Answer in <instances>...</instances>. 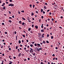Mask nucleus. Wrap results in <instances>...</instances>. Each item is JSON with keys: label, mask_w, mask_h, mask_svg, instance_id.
<instances>
[{"label": "nucleus", "mask_w": 64, "mask_h": 64, "mask_svg": "<svg viewBox=\"0 0 64 64\" xmlns=\"http://www.w3.org/2000/svg\"><path fill=\"white\" fill-rule=\"evenodd\" d=\"M37 46H38V47H39V46H40L41 45H40V44H34V46H37Z\"/></svg>", "instance_id": "nucleus-1"}, {"label": "nucleus", "mask_w": 64, "mask_h": 64, "mask_svg": "<svg viewBox=\"0 0 64 64\" xmlns=\"http://www.w3.org/2000/svg\"><path fill=\"white\" fill-rule=\"evenodd\" d=\"M30 53H33V49L31 48H30Z\"/></svg>", "instance_id": "nucleus-2"}, {"label": "nucleus", "mask_w": 64, "mask_h": 64, "mask_svg": "<svg viewBox=\"0 0 64 64\" xmlns=\"http://www.w3.org/2000/svg\"><path fill=\"white\" fill-rule=\"evenodd\" d=\"M8 6H14V4H8Z\"/></svg>", "instance_id": "nucleus-3"}, {"label": "nucleus", "mask_w": 64, "mask_h": 64, "mask_svg": "<svg viewBox=\"0 0 64 64\" xmlns=\"http://www.w3.org/2000/svg\"><path fill=\"white\" fill-rule=\"evenodd\" d=\"M46 42L44 40H43L42 42L43 44H46Z\"/></svg>", "instance_id": "nucleus-4"}, {"label": "nucleus", "mask_w": 64, "mask_h": 64, "mask_svg": "<svg viewBox=\"0 0 64 64\" xmlns=\"http://www.w3.org/2000/svg\"><path fill=\"white\" fill-rule=\"evenodd\" d=\"M44 35H45V34H44L42 35L41 36L42 38H44Z\"/></svg>", "instance_id": "nucleus-5"}, {"label": "nucleus", "mask_w": 64, "mask_h": 64, "mask_svg": "<svg viewBox=\"0 0 64 64\" xmlns=\"http://www.w3.org/2000/svg\"><path fill=\"white\" fill-rule=\"evenodd\" d=\"M10 62L9 63V64H12V61H10Z\"/></svg>", "instance_id": "nucleus-6"}, {"label": "nucleus", "mask_w": 64, "mask_h": 64, "mask_svg": "<svg viewBox=\"0 0 64 64\" xmlns=\"http://www.w3.org/2000/svg\"><path fill=\"white\" fill-rule=\"evenodd\" d=\"M44 9L46 10V9H47V7H46V6H44Z\"/></svg>", "instance_id": "nucleus-7"}, {"label": "nucleus", "mask_w": 64, "mask_h": 64, "mask_svg": "<svg viewBox=\"0 0 64 64\" xmlns=\"http://www.w3.org/2000/svg\"><path fill=\"white\" fill-rule=\"evenodd\" d=\"M22 36H23V37H24V38H25V35L23 34H22Z\"/></svg>", "instance_id": "nucleus-8"}, {"label": "nucleus", "mask_w": 64, "mask_h": 64, "mask_svg": "<svg viewBox=\"0 0 64 64\" xmlns=\"http://www.w3.org/2000/svg\"><path fill=\"white\" fill-rule=\"evenodd\" d=\"M41 31V32H44V30H42Z\"/></svg>", "instance_id": "nucleus-9"}, {"label": "nucleus", "mask_w": 64, "mask_h": 64, "mask_svg": "<svg viewBox=\"0 0 64 64\" xmlns=\"http://www.w3.org/2000/svg\"><path fill=\"white\" fill-rule=\"evenodd\" d=\"M19 23H20V24H22V23H21V22H21V21H20L19 22Z\"/></svg>", "instance_id": "nucleus-10"}, {"label": "nucleus", "mask_w": 64, "mask_h": 64, "mask_svg": "<svg viewBox=\"0 0 64 64\" xmlns=\"http://www.w3.org/2000/svg\"><path fill=\"white\" fill-rule=\"evenodd\" d=\"M18 43L19 44H21V40H19V41H18Z\"/></svg>", "instance_id": "nucleus-11"}, {"label": "nucleus", "mask_w": 64, "mask_h": 64, "mask_svg": "<svg viewBox=\"0 0 64 64\" xmlns=\"http://www.w3.org/2000/svg\"><path fill=\"white\" fill-rule=\"evenodd\" d=\"M43 9H42L41 10V12L42 13L43 12Z\"/></svg>", "instance_id": "nucleus-12"}, {"label": "nucleus", "mask_w": 64, "mask_h": 64, "mask_svg": "<svg viewBox=\"0 0 64 64\" xmlns=\"http://www.w3.org/2000/svg\"><path fill=\"white\" fill-rule=\"evenodd\" d=\"M31 30V28H28V31H30Z\"/></svg>", "instance_id": "nucleus-13"}, {"label": "nucleus", "mask_w": 64, "mask_h": 64, "mask_svg": "<svg viewBox=\"0 0 64 64\" xmlns=\"http://www.w3.org/2000/svg\"><path fill=\"white\" fill-rule=\"evenodd\" d=\"M35 27L36 28V29H37L38 28V26H35Z\"/></svg>", "instance_id": "nucleus-14"}, {"label": "nucleus", "mask_w": 64, "mask_h": 64, "mask_svg": "<svg viewBox=\"0 0 64 64\" xmlns=\"http://www.w3.org/2000/svg\"><path fill=\"white\" fill-rule=\"evenodd\" d=\"M37 50L38 51H40V50H39V49H38V48H37Z\"/></svg>", "instance_id": "nucleus-15"}, {"label": "nucleus", "mask_w": 64, "mask_h": 64, "mask_svg": "<svg viewBox=\"0 0 64 64\" xmlns=\"http://www.w3.org/2000/svg\"><path fill=\"white\" fill-rule=\"evenodd\" d=\"M46 42L47 43H49V41H48V40H46Z\"/></svg>", "instance_id": "nucleus-16"}, {"label": "nucleus", "mask_w": 64, "mask_h": 64, "mask_svg": "<svg viewBox=\"0 0 64 64\" xmlns=\"http://www.w3.org/2000/svg\"><path fill=\"white\" fill-rule=\"evenodd\" d=\"M8 22L10 23H11V22H12V21L10 20H8Z\"/></svg>", "instance_id": "nucleus-17"}, {"label": "nucleus", "mask_w": 64, "mask_h": 64, "mask_svg": "<svg viewBox=\"0 0 64 64\" xmlns=\"http://www.w3.org/2000/svg\"><path fill=\"white\" fill-rule=\"evenodd\" d=\"M30 47H33V45H32V44H31L30 45Z\"/></svg>", "instance_id": "nucleus-18"}, {"label": "nucleus", "mask_w": 64, "mask_h": 64, "mask_svg": "<svg viewBox=\"0 0 64 64\" xmlns=\"http://www.w3.org/2000/svg\"><path fill=\"white\" fill-rule=\"evenodd\" d=\"M28 21L29 22H31V20H30L29 19H28Z\"/></svg>", "instance_id": "nucleus-19"}, {"label": "nucleus", "mask_w": 64, "mask_h": 64, "mask_svg": "<svg viewBox=\"0 0 64 64\" xmlns=\"http://www.w3.org/2000/svg\"><path fill=\"white\" fill-rule=\"evenodd\" d=\"M32 54L33 55V56H35V53H34V54H33V53H32Z\"/></svg>", "instance_id": "nucleus-20"}, {"label": "nucleus", "mask_w": 64, "mask_h": 64, "mask_svg": "<svg viewBox=\"0 0 64 64\" xmlns=\"http://www.w3.org/2000/svg\"><path fill=\"white\" fill-rule=\"evenodd\" d=\"M22 19H23V20H26V19H25V18H24L23 17L22 18Z\"/></svg>", "instance_id": "nucleus-21"}, {"label": "nucleus", "mask_w": 64, "mask_h": 64, "mask_svg": "<svg viewBox=\"0 0 64 64\" xmlns=\"http://www.w3.org/2000/svg\"><path fill=\"white\" fill-rule=\"evenodd\" d=\"M49 34H48L47 35V37L48 38L49 37Z\"/></svg>", "instance_id": "nucleus-22"}, {"label": "nucleus", "mask_w": 64, "mask_h": 64, "mask_svg": "<svg viewBox=\"0 0 64 64\" xmlns=\"http://www.w3.org/2000/svg\"><path fill=\"white\" fill-rule=\"evenodd\" d=\"M51 38L52 39H53V36H52L51 37Z\"/></svg>", "instance_id": "nucleus-23"}, {"label": "nucleus", "mask_w": 64, "mask_h": 64, "mask_svg": "<svg viewBox=\"0 0 64 64\" xmlns=\"http://www.w3.org/2000/svg\"><path fill=\"white\" fill-rule=\"evenodd\" d=\"M34 15V13H33V12H32V16H33V15Z\"/></svg>", "instance_id": "nucleus-24"}, {"label": "nucleus", "mask_w": 64, "mask_h": 64, "mask_svg": "<svg viewBox=\"0 0 64 64\" xmlns=\"http://www.w3.org/2000/svg\"><path fill=\"white\" fill-rule=\"evenodd\" d=\"M36 13H37V14H38V12L37 11H36Z\"/></svg>", "instance_id": "nucleus-25"}, {"label": "nucleus", "mask_w": 64, "mask_h": 64, "mask_svg": "<svg viewBox=\"0 0 64 64\" xmlns=\"http://www.w3.org/2000/svg\"><path fill=\"white\" fill-rule=\"evenodd\" d=\"M41 19H40V20H39V22L40 23H41L40 22V21H41Z\"/></svg>", "instance_id": "nucleus-26"}, {"label": "nucleus", "mask_w": 64, "mask_h": 64, "mask_svg": "<svg viewBox=\"0 0 64 64\" xmlns=\"http://www.w3.org/2000/svg\"><path fill=\"white\" fill-rule=\"evenodd\" d=\"M24 24H25V23L24 22H23L22 23V25H24Z\"/></svg>", "instance_id": "nucleus-27"}, {"label": "nucleus", "mask_w": 64, "mask_h": 64, "mask_svg": "<svg viewBox=\"0 0 64 64\" xmlns=\"http://www.w3.org/2000/svg\"><path fill=\"white\" fill-rule=\"evenodd\" d=\"M21 53H19L18 54V55H20V56H21Z\"/></svg>", "instance_id": "nucleus-28"}, {"label": "nucleus", "mask_w": 64, "mask_h": 64, "mask_svg": "<svg viewBox=\"0 0 64 64\" xmlns=\"http://www.w3.org/2000/svg\"><path fill=\"white\" fill-rule=\"evenodd\" d=\"M3 9H5V10L6 9V8L5 7H3Z\"/></svg>", "instance_id": "nucleus-29"}, {"label": "nucleus", "mask_w": 64, "mask_h": 64, "mask_svg": "<svg viewBox=\"0 0 64 64\" xmlns=\"http://www.w3.org/2000/svg\"><path fill=\"white\" fill-rule=\"evenodd\" d=\"M8 12L10 14H11V12L9 11H8Z\"/></svg>", "instance_id": "nucleus-30"}, {"label": "nucleus", "mask_w": 64, "mask_h": 64, "mask_svg": "<svg viewBox=\"0 0 64 64\" xmlns=\"http://www.w3.org/2000/svg\"><path fill=\"white\" fill-rule=\"evenodd\" d=\"M34 7H35V5H34V4L33 6V8H34Z\"/></svg>", "instance_id": "nucleus-31"}, {"label": "nucleus", "mask_w": 64, "mask_h": 64, "mask_svg": "<svg viewBox=\"0 0 64 64\" xmlns=\"http://www.w3.org/2000/svg\"><path fill=\"white\" fill-rule=\"evenodd\" d=\"M43 13L44 14H45V12L44 11H43Z\"/></svg>", "instance_id": "nucleus-32"}, {"label": "nucleus", "mask_w": 64, "mask_h": 64, "mask_svg": "<svg viewBox=\"0 0 64 64\" xmlns=\"http://www.w3.org/2000/svg\"><path fill=\"white\" fill-rule=\"evenodd\" d=\"M17 50L18 51V52H19L20 51V50H19V49H18Z\"/></svg>", "instance_id": "nucleus-33"}, {"label": "nucleus", "mask_w": 64, "mask_h": 64, "mask_svg": "<svg viewBox=\"0 0 64 64\" xmlns=\"http://www.w3.org/2000/svg\"><path fill=\"white\" fill-rule=\"evenodd\" d=\"M16 49H18V46H16Z\"/></svg>", "instance_id": "nucleus-34"}, {"label": "nucleus", "mask_w": 64, "mask_h": 64, "mask_svg": "<svg viewBox=\"0 0 64 64\" xmlns=\"http://www.w3.org/2000/svg\"><path fill=\"white\" fill-rule=\"evenodd\" d=\"M50 11V10H48L47 11V12H49V11Z\"/></svg>", "instance_id": "nucleus-35"}, {"label": "nucleus", "mask_w": 64, "mask_h": 64, "mask_svg": "<svg viewBox=\"0 0 64 64\" xmlns=\"http://www.w3.org/2000/svg\"><path fill=\"white\" fill-rule=\"evenodd\" d=\"M52 56H53L54 57V56H55V54H53L52 55Z\"/></svg>", "instance_id": "nucleus-36"}, {"label": "nucleus", "mask_w": 64, "mask_h": 64, "mask_svg": "<svg viewBox=\"0 0 64 64\" xmlns=\"http://www.w3.org/2000/svg\"><path fill=\"white\" fill-rule=\"evenodd\" d=\"M63 18V16H60V18H61V19H62Z\"/></svg>", "instance_id": "nucleus-37"}, {"label": "nucleus", "mask_w": 64, "mask_h": 64, "mask_svg": "<svg viewBox=\"0 0 64 64\" xmlns=\"http://www.w3.org/2000/svg\"><path fill=\"white\" fill-rule=\"evenodd\" d=\"M4 34H7V32H4Z\"/></svg>", "instance_id": "nucleus-38"}, {"label": "nucleus", "mask_w": 64, "mask_h": 64, "mask_svg": "<svg viewBox=\"0 0 64 64\" xmlns=\"http://www.w3.org/2000/svg\"><path fill=\"white\" fill-rule=\"evenodd\" d=\"M2 25H4V23H2Z\"/></svg>", "instance_id": "nucleus-39"}, {"label": "nucleus", "mask_w": 64, "mask_h": 64, "mask_svg": "<svg viewBox=\"0 0 64 64\" xmlns=\"http://www.w3.org/2000/svg\"><path fill=\"white\" fill-rule=\"evenodd\" d=\"M54 4H55V3L54 2V4H52V5H54Z\"/></svg>", "instance_id": "nucleus-40"}, {"label": "nucleus", "mask_w": 64, "mask_h": 64, "mask_svg": "<svg viewBox=\"0 0 64 64\" xmlns=\"http://www.w3.org/2000/svg\"><path fill=\"white\" fill-rule=\"evenodd\" d=\"M4 60L5 62H6V61H7L6 60V59H4Z\"/></svg>", "instance_id": "nucleus-41"}, {"label": "nucleus", "mask_w": 64, "mask_h": 64, "mask_svg": "<svg viewBox=\"0 0 64 64\" xmlns=\"http://www.w3.org/2000/svg\"><path fill=\"white\" fill-rule=\"evenodd\" d=\"M41 18H42V19H43V16H42Z\"/></svg>", "instance_id": "nucleus-42"}, {"label": "nucleus", "mask_w": 64, "mask_h": 64, "mask_svg": "<svg viewBox=\"0 0 64 64\" xmlns=\"http://www.w3.org/2000/svg\"><path fill=\"white\" fill-rule=\"evenodd\" d=\"M9 50H10V51H11V48H9Z\"/></svg>", "instance_id": "nucleus-43"}, {"label": "nucleus", "mask_w": 64, "mask_h": 64, "mask_svg": "<svg viewBox=\"0 0 64 64\" xmlns=\"http://www.w3.org/2000/svg\"><path fill=\"white\" fill-rule=\"evenodd\" d=\"M24 50H26V47L24 48Z\"/></svg>", "instance_id": "nucleus-44"}, {"label": "nucleus", "mask_w": 64, "mask_h": 64, "mask_svg": "<svg viewBox=\"0 0 64 64\" xmlns=\"http://www.w3.org/2000/svg\"><path fill=\"white\" fill-rule=\"evenodd\" d=\"M39 49L40 50H41L42 49L41 48H39Z\"/></svg>", "instance_id": "nucleus-45"}, {"label": "nucleus", "mask_w": 64, "mask_h": 64, "mask_svg": "<svg viewBox=\"0 0 64 64\" xmlns=\"http://www.w3.org/2000/svg\"><path fill=\"white\" fill-rule=\"evenodd\" d=\"M45 4L46 5H47V3H45Z\"/></svg>", "instance_id": "nucleus-46"}, {"label": "nucleus", "mask_w": 64, "mask_h": 64, "mask_svg": "<svg viewBox=\"0 0 64 64\" xmlns=\"http://www.w3.org/2000/svg\"><path fill=\"white\" fill-rule=\"evenodd\" d=\"M22 56H24V54H22Z\"/></svg>", "instance_id": "nucleus-47"}, {"label": "nucleus", "mask_w": 64, "mask_h": 64, "mask_svg": "<svg viewBox=\"0 0 64 64\" xmlns=\"http://www.w3.org/2000/svg\"><path fill=\"white\" fill-rule=\"evenodd\" d=\"M28 60H30V58H28Z\"/></svg>", "instance_id": "nucleus-48"}, {"label": "nucleus", "mask_w": 64, "mask_h": 64, "mask_svg": "<svg viewBox=\"0 0 64 64\" xmlns=\"http://www.w3.org/2000/svg\"><path fill=\"white\" fill-rule=\"evenodd\" d=\"M21 12H24V10H22L21 11Z\"/></svg>", "instance_id": "nucleus-49"}, {"label": "nucleus", "mask_w": 64, "mask_h": 64, "mask_svg": "<svg viewBox=\"0 0 64 64\" xmlns=\"http://www.w3.org/2000/svg\"><path fill=\"white\" fill-rule=\"evenodd\" d=\"M32 27H34V24H32Z\"/></svg>", "instance_id": "nucleus-50"}, {"label": "nucleus", "mask_w": 64, "mask_h": 64, "mask_svg": "<svg viewBox=\"0 0 64 64\" xmlns=\"http://www.w3.org/2000/svg\"><path fill=\"white\" fill-rule=\"evenodd\" d=\"M6 4H8V2H6Z\"/></svg>", "instance_id": "nucleus-51"}, {"label": "nucleus", "mask_w": 64, "mask_h": 64, "mask_svg": "<svg viewBox=\"0 0 64 64\" xmlns=\"http://www.w3.org/2000/svg\"><path fill=\"white\" fill-rule=\"evenodd\" d=\"M13 58H14V59H15V58H16V57H15V56H14V57Z\"/></svg>", "instance_id": "nucleus-52"}, {"label": "nucleus", "mask_w": 64, "mask_h": 64, "mask_svg": "<svg viewBox=\"0 0 64 64\" xmlns=\"http://www.w3.org/2000/svg\"><path fill=\"white\" fill-rule=\"evenodd\" d=\"M12 18H14V16H12Z\"/></svg>", "instance_id": "nucleus-53"}, {"label": "nucleus", "mask_w": 64, "mask_h": 64, "mask_svg": "<svg viewBox=\"0 0 64 64\" xmlns=\"http://www.w3.org/2000/svg\"><path fill=\"white\" fill-rule=\"evenodd\" d=\"M25 51H26V52H28V50H25Z\"/></svg>", "instance_id": "nucleus-54"}, {"label": "nucleus", "mask_w": 64, "mask_h": 64, "mask_svg": "<svg viewBox=\"0 0 64 64\" xmlns=\"http://www.w3.org/2000/svg\"><path fill=\"white\" fill-rule=\"evenodd\" d=\"M59 28H60V29H62V27L61 26H60L59 27Z\"/></svg>", "instance_id": "nucleus-55"}, {"label": "nucleus", "mask_w": 64, "mask_h": 64, "mask_svg": "<svg viewBox=\"0 0 64 64\" xmlns=\"http://www.w3.org/2000/svg\"><path fill=\"white\" fill-rule=\"evenodd\" d=\"M40 64H43V62H41L40 63Z\"/></svg>", "instance_id": "nucleus-56"}, {"label": "nucleus", "mask_w": 64, "mask_h": 64, "mask_svg": "<svg viewBox=\"0 0 64 64\" xmlns=\"http://www.w3.org/2000/svg\"><path fill=\"white\" fill-rule=\"evenodd\" d=\"M9 1H10V2H12V0H10Z\"/></svg>", "instance_id": "nucleus-57"}, {"label": "nucleus", "mask_w": 64, "mask_h": 64, "mask_svg": "<svg viewBox=\"0 0 64 64\" xmlns=\"http://www.w3.org/2000/svg\"><path fill=\"white\" fill-rule=\"evenodd\" d=\"M51 25H53V22H52Z\"/></svg>", "instance_id": "nucleus-58"}, {"label": "nucleus", "mask_w": 64, "mask_h": 64, "mask_svg": "<svg viewBox=\"0 0 64 64\" xmlns=\"http://www.w3.org/2000/svg\"><path fill=\"white\" fill-rule=\"evenodd\" d=\"M26 42H29V41L28 40H27Z\"/></svg>", "instance_id": "nucleus-59"}, {"label": "nucleus", "mask_w": 64, "mask_h": 64, "mask_svg": "<svg viewBox=\"0 0 64 64\" xmlns=\"http://www.w3.org/2000/svg\"><path fill=\"white\" fill-rule=\"evenodd\" d=\"M56 50L58 49V48H57V47H56Z\"/></svg>", "instance_id": "nucleus-60"}, {"label": "nucleus", "mask_w": 64, "mask_h": 64, "mask_svg": "<svg viewBox=\"0 0 64 64\" xmlns=\"http://www.w3.org/2000/svg\"><path fill=\"white\" fill-rule=\"evenodd\" d=\"M19 28L20 30H21V28L20 27H19Z\"/></svg>", "instance_id": "nucleus-61"}, {"label": "nucleus", "mask_w": 64, "mask_h": 64, "mask_svg": "<svg viewBox=\"0 0 64 64\" xmlns=\"http://www.w3.org/2000/svg\"><path fill=\"white\" fill-rule=\"evenodd\" d=\"M16 31H15L14 32V34H16Z\"/></svg>", "instance_id": "nucleus-62"}, {"label": "nucleus", "mask_w": 64, "mask_h": 64, "mask_svg": "<svg viewBox=\"0 0 64 64\" xmlns=\"http://www.w3.org/2000/svg\"><path fill=\"white\" fill-rule=\"evenodd\" d=\"M4 54H2V56H4Z\"/></svg>", "instance_id": "nucleus-63"}, {"label": "nucleus", "mask_w": 64, "mask_h": 64, "mask_svg": "<svg viewBox=\"0 0 64 64\" xmlns=\"http://www.w3.org/2000/svg\"><path fill=\"white\" fill-rule=\"evenodd\" d=\"M9 19H12V17H9Z\"/></svg>", "instance_id": "nucleus-64"}]
</instances>
